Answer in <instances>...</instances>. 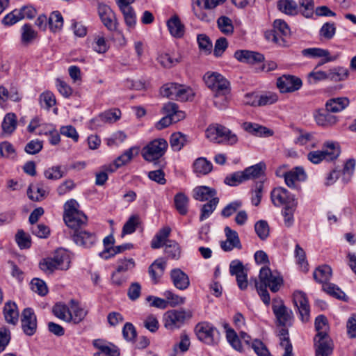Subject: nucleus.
<instances>
[{
    "label": "nucleus",
    "mask_w": 356,
    "mask_h": 356,
    "mask_svg": "<svg viewBox=\"0 0 356 356\" xmlns=\"http://www.w3.org/2000/svg\"><path fill=\"white\" fill-rule=\"evenodd\" d=\"M78 208V202L73 199L67 201L64 204L63 219L66 225L73 232L83 229L88 222L87 216Z\"/></svg>",
    "instance_id": "nucleus-1"
},
{
    "label": "nucleus",
    "mask_w": 356,
    "mask_h": 356,
    "mask_svg": "<svg viewBox=\"0 0 356 356\" xmlns=\"http://www.w3.org/2000/svg\"><path fill=\"white\" fill-rule=\"evenodd\" d=\"M340 154L338 143L332 141L324 144L321 150L312 151L307 154V159L314 164H318L323 160L327 161L336 159Z\"/></svg>",
    "instance_id": "nucleus-2"
},
{
    "label": "nucleus",
    "mask_w": 356,
    "mask_h": 356,
    "mask_svg": "<svg viewBox=\"0 0 356 356\" xmlns=\"http://www.w3.org/2000/svg\"><path fill=\"white\" fill-rule=\"evenodd\" d=\"M206 136L209 140L216 143L225 142L229 145H234L238 141L237 136L235 134L220 124L209 127L206 130Z\"/></svg>",
    "instance_id": "nucleus-3"
},
{
    "label": "nucleus",
    "mask_w": 356,
    "mask_h": 356,
    "mask_svg": "<svg viewBox=\"0 0 356 356\" xmlns=\"http://www.w3.org/2000/svg\"><path fill=\"white\" fill-rule=\"evenodd\" d=\"M70 264L67 254L63 251H58L53 257L43 259L40 262V268L45 273H52L56 270H67Z\"/></svg>",
    "instance_id": "nucleus-4"
},
{
    "label": "nucleus",
    "mask_w": 356,
    "mask_h": 356,
    "mask_svg": "<svg viewBox=\"0 0 356 356\" xmlns=\"http://www.w3.org/2000/svg\"><path fill=\"white\" fill-rule=\"evenodd\" d=\"M168 144L163 138H157L149 143L142 149V156L147 161H154L162 157Z\"/></svg>",
    "instance_id": "nucleus-5"
},
{
    "label": "nucleus",
    "mask_w": 356,
    "mask_h": 356,
    "mask_svg": "<svg viewBox=\"0 0 356 356\" xmlns=\"http://www.w3.org/2000/svg\"><path fill=\"white\" fill-rule=\"evenodd\" d=\"M163 110L166 115L156 123V127L159 130L168 127L172 123L177 122L185 118L184 112L179 111L177 104L174 102L165 104Z\"/></svg>",
    "instance_id": "nucleus-6"
},
{
    "label": "nucleus",
    "mask_w": 356,
    "mask_h": 356,
    "mask_svg": "<svg viewBox=\"0 0 356 356\" xmlns=\"http://www.w3.org/2000/svg\"><path fill=\"white\" fill-rule=\"evenodd\" d=\"M192 317L189 310L173 309L168 311L163 316L164 326L166 329L173 330L179 328L186 320Z\"/></svg>",
    "instance_id": "nucleus-7"
},
{
    "label": "nucleus",
    "mask_w": 356,
    "mask_h": 356,
    "mask_svg": "<svg viewBox=\"0 0 356 356\" xmlns=\"http://www.w3.org/2000/svg\"><path fill=\"white\" fill-rule=\"evenodd\" d=\"M195 332L200 341L209 345L215 343L218 339V330L208 322L197 323L195 327Z\"/></svg>",
    "instance_id": "nucleus-8"
},
{
    "label": "nucleus",
    "mask_w": 356,
    "mask_h": 356,
    "mask_svg": "<svg viewBox=\"0 0 356 356\" xmlns=\"http://www.w3.org/2000/svg\"><path fill=\"white\" fill-rule=\"evenodd\" d=\"M259 277L260 284L268 286L270 291L274 293L279 291L283 282L282 277L280 274L277 272H272L267 266L262 267L260 269Z\"/></svg>",
    "instance_id": "nucleus-9"
},
{
    "label": "nucleus",
    "mask_w": 356,
    "mask_h": 356,
    "mask_svg": "<svg viewBox=\"0 0 356 356\" xmlns=\"http://www.w3.org/2000/svg\"><path fill=\"white\" fill-rule=\"evenodd\" d=\"M315 329L317 332L314 338L315 347L321 346L322 344L332 346V342L327 334L329 330L328 321L325 316L319 315L316 318Z\"/></svg>",
    "instance_id": "nucleus-10"
},
{
    "label": "nucleus",
    "mask_w": 356,
    "mask_h": 356,
    "mask_svg": "<svg viewBox=\"0 0 356 356\" xmlns=\"http://www.w3.org/2000/svg\"><path fill=\"white\" fill-rule=\"evenodd\" d=\"M203 79L213 93L230 88L228 80L220 73L208 72L204 75Z\"/></svg>",
    "instance_id": "nucleus-11"
},
{
    "label": "nucleus",
    "mask_w": 356,
    "mask_h": 356,
    "mask_svg": "<svg viewBox=\"0 0 356 356\" xmlns=\"http://www.w3.org/2000/svg\"><path fill=\"white\" fill-rule=\"evenodd\" d=\"M273 312L276 317L278 325L282 327L291 326L293 321V314L291 309L288 308L280 300L273 301Z\"/></svg>",
    "instance_id": "nucleus-12"
},
{
    "label": "nucleus",
    "mask_w": 356,
    "mask_h": 356,
    "mask_svg": "<svg viewBox=\"0 0 356 356\" xmlns=\"http://www.w3.org/2000/svg\"><path fill=\"white\" fill-rule=\"evenodd\" d=\"M293 302L297 308L300 318L303 323L309 320L310 307L308 298L305 293L301 291H296L293 294Z\"/></svg>",
    "instance_id": "nucleus-13"
},
{
    "label": "nucleus",
    "mask_w": 356,
    "mask_h": 356,
    "mask_svg": "<svg viewBox=\"0 0 356 356\" xmlns=\"http://www.w3.org/2000/svg\"><path fill=\"white\" fill-rule=\"evenodd\" d=\"M229 273L236 277L237 285L241 290L248 288V270L241 261L236 259L230 263Z\"/></svg>",
    "instance_id": "nucleus-14"
},
{
    "label": "nucleus",
    "mask_w": 356,
    "mask_h": 356,
    "mask_svg": "<svg viewBox=\"0 0 356 356\" xmlns=\"http://www.w3.org/2000/svg\"><path fill=\"white\" fill-rule=\"evenodd\" d=\"M271 200L273 204L276 207L284 205V207L288 206L296 207L297 201L294 195L289 193V192L283 187H277L274 188L271 192Z\"/></svg>",
    "instance_id": "nucleus-15"
},
{
    "label": "nucleus",
    "mask_w": 356,
    "mask_h": 356,
    "mask_svg": "<svg viewBox=\"0 0 356 356\" xmlns=\"http://www.w3.org/2000/svg\"><path fill=\"white\" fill-rule=\"evenodd\" d=\"M289 34L290 29L287 24L282 19H276L273 22V31L269 33L268 39L280 46H283L285 44L283 37Z\"/></svg>",
    "instance_id": "nucleus-16"
},
{
    "label": "nucleus",
    "mask_w": 356,
    "mask_h": 356,
    "mask_svg": "<svg viewBox=\"0 0 356 356\" xmlns=\"http://www.w3.org/2000/svg\"><path fill=\"white\" fill-rule=\"evenodd\" d=\"M71 236L77 245L85 248H90L97 241L95 233L83 229L72 232Z\"/></svg>",
    "instance_id": "nucleus-17"
},
{
    "label": "nucleus",
    "mask_w": 356,
    "mask_h": 356,
    "mask_svg": "<svg viewBox=\"0 0 356 356\" xmlns=\"http://www.w3.org/2000/svg\"><path fill=\"white\" fill-rule=\"evenodd\" d=\"M21 324L23 332L27 336L33 335L37 330L36 316L31 308L23 310L21 316Z\"/></svg>",
    "instance_id": "nucleus-18"
},
{
    "label": "nucleus",
    "mask_w": 356,
    "mask_h": 356,
    "mask_svg": "<svg viewBox=\"0 0 356 356\" xmlns=\"http://www.w3.org/2000/svg\"><path fill=\"white\" fill-rule=\"evenodd\" d=\"M302 85L301 79L291 75H284L277 81V88L281 92H292L299 90Z\"/></svg>",
    "instance_id": "nucleus-19"
},
{
    "label": "nucleus",
    "mask_w": 356,
    "mask_h": 356,
    "mask_svg": "<svg viewBox=\"0 0 356 356\" xmlns=\"http://www.w3.org/2000/svg\"><path fill=\"white\" fill-rule=\"evenodd\" d=\"M98 13L102 22L109 31L116 29L115 16L110 7L104 4H99L98 6Z\"/></svg>",
    "instance_id": "nucleus-20"
},
{
    "label": "nucleus",
    "mask_w": 356,
    "mask_h": 356,
    "mask_svg": "<svg viewBox=\"0 0 356 356\" xmlns=\"http://www.w3.org/2000/svg\"><path fill=\"white\" fill-rule=\"evenodd\" d=\"M225 234L227 239L220 243V247L224 251L228 252L234 248H241L240 239L236 231L232 230L229 227H225Z\"/></svg>",
    "instance_id": "nucleus-21"
},
{
    "label": "nucleus",
    "mask_w": 356,
    "mask_h": 356,
    "mask_svg": "<svg viewBox=\"0 0 356 356\" xmlns=\"http://www.w3.org/2000/svg\"><path fill=\"white\" fill-rule=\"evenodd\" d=\"M330 113L332 112L328 111L326 108L316 111L314 115L316 124L323 127H330L336 124L339 119Z\"/></svg>",
    "instance_id": "nucleus-22"
},
{
    "label": "nucleus",
    "mask_w": 356,
    "mask_h": 356,
    "mask_svg": "<svg viewBox=\"0 0 356 356\" xmlns=\"http://www.w3.org/2000/svg\"><path fill=\"white\" fill-rule=\"evenodd\" d=\"M234 58L240 62L248 64L261 63L264 60L263 54L248 50H238L235 51Z\"/></svg>",
    "instance_id": "nucleus-23"
},
{
    "label": "nucleus",
    "mask_w": 356,
    "mask_h": 356,
    "mask_svg": "<svg viewBox=\"0 0 356 356\" xmlns=\"http://www.w3.org/2000/svg\"><path fill=\"white\" fill-rule=\"evenodd\" d=\"M93 345L99 350L94 356H119L120 355L119 350L115 346L101 339L95 340Z\"/></svg>",
    "instance_id": "nucleus-24"
},
{
    "label": "nucleus",
    "mask_w": 356,
    "mask_h": 356,
    "mask_svg": "<svg viewBox=\"0 0 356 356\" xmlns=\"http://www.w3.org/2000/svg\"><path fill=\"white\" fill-rule=\"evenodd\" d=\"M307 179V175L301 167H296L291 170L287 171L285 176V184L291 188H296L297 181H303Z\"/></svg>",
    "instance_id": "nucleus-25"
},
{
    "label": "nucleus",
    "mask_w": 356,
    "mask_h": 356,
    "mask_svg": "<svg viewBox=\"0 0 356 356\" xmlns=\"http://www.w3.org/2000/svg\"><path fill=\"white\" fill-rule=\"evenodd\" d=\"M49 188L42 182L38 183L35 185L31 184L27 190L28 197L33 201H41L48 194Z\"/></svg>",
    "instance_id": "nucleus-26"
},
{
    "label": "nucleus",
    "mask_w": 356,
    "mask_h": 356,
    "mask_svg": "<svg viewBox=\"0 0 356 356\" xmlns=\"http://www.w3.org/2000/svg\"><path fill=\"white\" fill-rule=\"evenodd\" d=\"M170 277L174 286L179 290H185L190 285L188 276L179 268L172 270Z\"/></svg>",
    "instance_id": "nucleus-27"
},
{
    "label": "nucleus",
    "mask_w": 356,
    "mask_h": 356,
    "mask_svg": "<svg viewBox=\"0 0 356 356\" xmlns=\"http://www.w3.org/2000/svg\"><path fill=\"white\" fill-rule=\"evenodd\" d=\"M134 149V147H131L126 150L124 153L119 156L113 163L105 166V170L106 172H113L120 167L129 163L133 158V152Z\"/></svg>",
    "instance_id": "nucleus-28"
},
{
    "label": "nucleus",
    "mask_w": 356,
    "mask_h": 356,
    "mask_svg": "<svg viewBox=\"0 0 356 356\" xmlns=\"http://www.w3.org/2000/svg\"><path fill=\"white\" fill-rule=\"evenodd\" d=\"M216 195V191L206 186H197L193 189V196L195 200L198 201L204 202L209 199L218 198Z\"/></svg>",
    "instance_id": "nucleus-29"
},
{
    "label": "nucleus",
    "mask_w": 356,
    "mask_h": 356,
    "mask_svg": "<svg viewBox=\"0 0 356 356\" xmlns=\"http://www.w3.org/2000/svg\"><path fill=\"white\" fill-rule=\"evenodd\" d=\"M3 315L6 321L9 323L15 325L19 319V312L17 306L14 302H7L3 307Z\"/></svg>",
    "instance_id": "nucleus-30"
},
{
    "label": "nucleus",
    "mask_w": 356,
    "mask_h": 356,
    "mask_svg": "<svg viewBox=\"0 0 356 356\" xmlns=\"http://www.w3.org/2000/svg\"><path fill=\"white\" fill-rule=\"evenodd\" d=\"M302 55L309 58H325V61H333L336 59V57L330 56V53L327 49L321 48H307L304 49L301 51Z\"/></svg>",
    "instance_id": "nucleus-31"
},
{
    "label": "nucleus",
    "mask_w": 356,
    "mask_h": 356,
    "mask_svg": "<svg viewBox=\"0 0 356 356\" xmlns=\"http://www.w3.org/2000/svg\"><path fill=\"white\" fill-rule=\"evenodd\" d=\"M166 262L162 259L155 260L149 267L148 272L153 282L156 284L163 275Z\"/></svg>",
    "instance_id": "nucleus-32"
},
{
    "label": "nucleus",
    "mask_w": 356,
    "mask_h": 356,
    "mask_svg": "<svg viewBox=\"0 0 356 356\" xmlns=\"http://www.w3.org/2000/svg\"><path fill=\"white\" fill-rule=\"evenodd\" d=\"M167 26L170 34L175 38H180L184 34V26L177 15H174L168 20Z\"/></svg>",
    "instance_id": "nucleus-33"
},
{
    "label": "nucleus",
    "mask_w": 356,
    "mask_h": 356,
    "mask_svg": "<svg viewBox=\"0 0 356 356\" xmlns=\"http://www.w3.org/2000/svg\"><path fill=\"white\" fill-rule=\"evenodd\" d=\"M349 99L341 97L329 99L325 104V108L332 113H338L345 109L349 105Z\"/></svg>",
    "instance_id": "nucleus-34"
},
{
    "label": "nucleus",
    "mask_w": 356,
    "mask_h": 356,
    "mask_svg": "<svg viewBox=\"0 0 356 356\" xmlns=\"http://www.w3.org/2000/svg\"><path fill=\"white\" fill-rule=\"evenodd\" d=\"M230 91L231 88H229L213 93V104L217 108L223 110L228 106L230 99Z\"/></svg>",
    "instance_id": "nucleus-35"
},
{
    "label": "nucleus",
    "mask_w": 356,
    "mask_h": 356,
    "mask_svg": "<svg viewBox=\"0 0 356 356\" xmlns=\"http://www.w3.org/2000/svg\"><path fill=\"white\" fill-rule=\"evenodd\" d=\"M3 134L7 136L11 135L17 127V116L13 113H7L1 124Z\"/></svg>",
    "instance_id": "nucleus-36"
},
{
    "label": "nucleus",
    "mask_w": 356,
    "mask_h": 356,
    "mask_svg": "<svg viewBox=\"0 0 356 356\" xmlns=\"http://www.w3.org/2000/svg\"><path fill=\"white\" fill-rule=\"evenodd\" d=\"M277 6L280 11L288 15H296L298 13V5L293 0H280Z\"/></svg>",
    "instance_id": "nucleus-37"
},
{
    "label": "nucleus",
    "mask_w": 356,
    "mask_h": 356,
    "mask_svg": "<svg viewBox=\"0 0 356 356\" xmlns=\"http://www.w3.org/2000/svg\"><path fill=\"white\" fill-rule=\"evenodd\" d=\"M332 276V268L327 265H323L317 268L314 272V280L323 284L328 283Z\"/></svg>",
    "instance_id": "nucleus-38"
},
{
    "label": "nucleus",
    "mask_w": 356,
    "mask_h": 356,
    "mask_svg": "<svg viewBox=\"0 0 356 356\" xmlns=\"http://www.w3.org/2000/svg\"><path fill=\"white\" fill-rule=\"evenodd\" d=\"M266 170V164L260 162L243 170L246 181L261 177Z\"/></svg>",
    "instance_id": "nucleus-39"
},
{
    "label": "nucleus",
    "mask_w": 356,
    "mask_h": 356,
    "mask_svg": "<svg viewBox=\"0 0 356 356\" xmlns=\"http://www.w3.org/2000/svg\"><path fill=\"white\" fill-rule=\"evenodd\" d=\"M119 8L122 13L124 19L128 29L129 31L134 29L136 24V15L133 8L130 6L120 7Z\"/></svg>",
    "instance_id": "nucleus-40"
},
{
    "label": "nucleus",
    "mask_w": 356,
    "mask_h": 356,
    "mask_svg": "<svg viewBox=\"0 0 356 356\" xmlns=\"http://www.w3.org/2000/svg\"><path fill=\"white\" fill-rule=\"evenodd\" d=\"M52 311L54 314L58 318L66 322H71L72 312L67 305L62 303H57L54 306Z\"/></svg>",
    "instance_id": "nucleus-41"
},
{
    "label": "nucleus",
    "mask_w": 356,
    "mask_h": 356,
    "mask_svg": "<svg viewBox=\"0 0 356 356\" xmlns=\"http://www.w3.org/2000/svg\"><path fill=\"white\" fill-rule=\"evenodd\" d=\"M21 31V40L23 44H29L37 38V32L33 29L31 25L29 24H25L22 27Z\"/></svg>",
    "instance_id": "nucleus-42"
},
{
    "label": "nucleus",
    "mask_w": 356,
    "mask_h": 356,
    "mask_svg": "<svg viewBox=\"0 0 356 356\" xmlns=\"http://www.w3.org/2000/svg\"><path fill=\"white\" fill-rule=\"evenodd\" d=\"M170 228L165 227L159 230L151 242V247L153 249L160 248L170 234Z\"/></svg>",
    "instance_id": "nucleus-43"
},
{
    "label": "nucleus",
    "mask_w": 356,
    "mask_h": 356,
    "mask_svg": "<svg viewBox=\"0 0 356 356\" xmlns=\"http://www.w3.org/2000/svg\"><path fill=\"white\" fill-rule=\"evenodd\" d=\"M337 27L334 22H326L323 24L319 31L321 40H330L336 34Z\"/></svg>",
    "instance_id": "nucleus-44"
},
{
    "label": "nucleus",
    "mask_w": 356,
    "mask_h": 356,
    "mask_svg": "<svg viewBox=\"0 0 356 356\" xmlns=\"http://www.w3.org/2000/svg\"><path fill=\"white\" fill-rule=\"evenodd\" d=\"M194 170L200 175H207L212 170V163L204 157L197 159L193 163Z\"/></svg>",
    "instance_id": "nucleus-45"
},
{
    "label": "nucleus",
    "mask_w": 356,
    "mask_h": 356,
    "mask_svg": "<svg viewBox=\"0 0 356 356\" xmlns=\"http://www.w3.org/2000/svg\"><path fill=\"white\" fill-rule=\"evenodd\" d=\"M278 99V97L275 93L268 92L260 96H258L257 101L250 102L247 101V103L251 106H266L268 104H272L276 102Z\"/></svg>",
    "instance_id": "nucleus-46"
},
{
    "label": "nucleus",
    "mask_w": 356,
    "mask_h": 356,
    "mask_svg": "<svg viewBox=\"0 0 356 356\" xmlns=\"http://www.w3.org/2000/svg\"><path fill=\"white\" fill-rule=\"evenodd\" d=\"M133 248V245L131 243H125L120 245L111 247V248H107L106 250L102 252L99 255L104 259H108L118 253H120L127 250H130Z\"/></svg>",
    "instance_id": "nucleus-47"
},
{
    "label": "nucleus",
    "mask_w": 356,
    "mask_h": 356,
    "mask_svg": "<svg viewBox=\"0 0 356 356\" xmlns=\"http://www.w3.org/2000/svg\"><path fill=\"white\" fill-rule=\"evenodd\" d=\"M176 209L181 215H185L188 212V198L183 193H177L174 198Z\"/></svg>",
    "instance_id": "nucleus-48"
},
{
    "label": "nucleus",
    "mask_w": 356,
    "mask_h": 356,
    "mask_svg": "<svg viewBox=\"0 0 356 356\" xmlns=\"http://www.w3.org/2000/svg\"><path fill=\"white\" fill-rule=\"evenodd\" d=\"M92 48L98 54H104L108 51L109 46L104 36L102 34H97L94 36Z\"/></svg>",
    "instance_id": "nucleus-49"
},
{
    "label": "nucleus",
    "mask_w": 356,
    "mask_h": 356,
    "mask_svg": "<svg viewBox=\"0 0 356 356\" xmlns=\"http://www.w3.org/2000/svg\"><path fill=\"white\" fill-rule=\"evenodd\" d=\"M72 306L70 311L72 312V321L74 323H79L82 321L88 314V310L85 307H81L79 305L74 304L72 300Z\"/></svg>",
    "instance_id": "nucleus-50"
},
{
    "label": "nucleus",
    "mask_w": 356,
    "mask_h": 356,
    "mask_svg": "<svg viewBox=\"0 0 356 356\" xmlns=\"http://www.w3.org/2000/svg\"><path fill=\"white\" fill-rule=\"evenodd\" d=\"M49 26L51 31H60L63 26V18L58 11H54L49 17Z\"/></svg>",
    "instance_id": "nucleus-51"
},
{
    "label": "nucleus",
    "mask_w": 356,
    "mask_h": 356,
    "mask_svg": "<svg viewBox=\"0 0 356 356\" xmlns=\"http://www.w3.org/2000/svg\"><path fill=\"white\" fill-rule=\"evenodd\" d=\"M348 70L346 68L338 67L328 70V80L332 81H341L347 79Z\"/></svg>",
    "instance_id": "nucleus-52"
},
{
    "label": "nucleus",
    "mask_w": 356,
    "mask_h": 356,
    "mask_svg": "<svg viewBox=\"0 0 356 356\" xmlns=\"http://www.w3.org/2000/svg\"><path fill=\"white\" fill-rule=\"evenodd\" d=\"M219 202V198H212L209 202L204 204L201 209L200 220L201 221L208 218L216 209Z\"/></svg>",
    "instance_id": "nucleus-53"
},
{
    "label": "nucleus",
    "mask_w": 356,
    "mask_h": 356,
    "mask_svg": "<svg viewBox=\"0 0 356 356\" xmlns=\"http://www.w3.org/2000/svg\"><path fill=\"white\" fill-rule=\"evenodd\" d=\"M309 83L315 84L319 81L328 80V71L325 72L314 68L307 75Z\"/></svg>",
    "instance_id": "nucleus-54"
},
{
    "label": "nucleus",
    "mask_w": 356,
    "mask_h": 356,
    "mask_svg": "<svg viewBox=\"0 0 356 356\" xmlns=\"http://www.w3.org/2000/svg\"><path fill=\"white\" fill-rule=\"evenodd\" d=\"M323 290L339 300H346V294L337 285L332 283L323 284Z\"/></svg>",
    "instance_id": "nucleus-55"
},
{
    "label": "nucleus",
    "mask_w": 356,
    "mask_h": 356,
    "mask_svg": "<svg viewBox=\"0 0 356 356\" xmlns=\"http://www.w3.org/2000/svg\"><path fill=\"white\" fill-rule=\"evenodd\" d=\"M39 102L42 107L49 110L56 104V98L51 92L47 90L40 94Z\"/></svg>",
    "instance_id": "nucleus-56"
},
{
    "label": "nucleus",
    "mask_w": 356,
    "mask_h": 356,
    "mask_svg": "<svg viewBox=\"0 0 356 356\" xmlns=\"http://www.w3.org/2000/svg\"><path fill=\"white\" fill-rule=\"evenodd\" d=\"M218 27L220 31L226 35L233 33L234 26L231 19L226 16H221L217 20Z\"/></svg>",
    "instance_id": "nucleus-57"
},
{
    "label": "nucleus",
    "mask_w": 356,
    "mask_h": 356,
    "mask_svg": "<svg viewBox=\"0 0 356 356\" xmlns=\"http://www.w3.org/2000/svg\"><path fill=\"white\" fill-rule=\"evenodd\" d=\"M171 147L175 151H179L186 143V136L178 132L174 133L170 140Z\"/></svg>",
    "instance_id": "nucleus-58"
},
{
    "label": "nucleus",
    "mask_w": 356,
    "mask_h": 356,
    "mask_svg": "<svg viewBox=\"0 0 356 356\" xmlns=\"http://www.w3.org/2000/svg\"><path fill=\"white\" fill-rule=\"evenodd\" d=\"M15 241L20 249L29 248L31 245V236L22 229L18 230L17 232Z\"/></svg>",
    "instance_id": "nucleus-59"
},
{
    "label": "nucleus",
    "mask_w": 356,
    "mask_h": 356,
    "mask_svg": "<svg viewBox=\"0 0 356 356\" xmlns=\"http://www.w3.org/2000/svg\"><path fill=\"white\" fill-rule=\"evenodd\" d=\"M179 85L175 83L165 84L161 88V94L169 99H176Z\"/></svg>",
    "instance_id": "nucleus-60"
},
{
    "label": "nucleus",
    "mask_w": 356,
    "mask_h": 356,
    "mask_svg": "<svg viewBox=\"0 0 356 356\" xmlns=\"http://www.w3.org/2000/svg\"><path fill=\"white\" fill-rule=\"evenodd\" d=\"M254 230L261 240H265L269 236V226L266 220H259L254 225Z\"/></svg>",
    "instance_id": "nucleus-61"
},
{
    "label": "nucleus",
    "mask_w": 356,
    "mask_h": 356,
    "mask_svg": "<svg viewBox=\"0 0 356 356\" xmlns=\"http://www.w3.org/2000/svg\"><path fill=\"white\" fill-rule=\"evenodd\" d=\"M195 95V92L190 87L179 85L176 100L186 102L191 100Z\"/></svg>",
    "instance_id": "nucleus-62"
},
{
    "label": "nucleus",
    "mask_w": 356,
    "mask_h": 356,
    "mask_svg": "<svg viewBox=\"0 0 356 356\" xmlns=\"http://www.w3.org/2000/svg\"><path fill=\"white\" fill-rule=\"evenodd\" d=\"M165 252L171 259H177L180 255L178 243L175 241H168L165 245Z\"/></svg>",
    "instance_id": "nucleus-63"
},
{
    "label": "nucleus",
    "mask_w": 356,
    "mask_h": 356,
    "mask_svg": "<svg viewBox=\"0 0 356 356\" xmlns=\"http://www.w3.org/2000/svg\"><path fill=\"white\" fill-rule=\"evenodd\" d=\"M121 112L118 109L107 111L99 115V118L104 122L113 123L120 118Z\"/></svg>",
    "instance_id": "nucleus-64"
}]
</instances>
